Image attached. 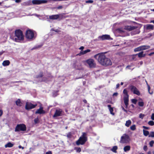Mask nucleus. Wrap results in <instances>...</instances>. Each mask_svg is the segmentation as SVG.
<instances>
[{
	"label": "nucleus",
	"instance_id": "obj_13",
	"mask_svg": "<svg viewBox=\"0 0 154 154\" xmlns=\"http://www.w3.org/2000/svg\"><path fill=\"white\" fill-rule=\"evenodd\" d=\"M63 15L62 14H57L49 16V18L51 20H57L60 17H63Z\"/></svg>",
	"mask_w": 154,
	"mask_h": 154
},
{
	"label": "nucleus",
	"instance_id": "obj_35",
	"mask_svg": "<svg viewBox=\"0 0 154 154\" xmlns=\"http://www.w3.org/2000/svg\"><path fill=\"white\" fill-rule=\"evenodd\" d=\"M23 5L24 6H28L30 5V2H25L23 4Z\"/></svg>",
	"mask_w": 154,
	"mask_h": 154
},
{
	"label": "nucleus",
	"instance_id": "obj_44",
	"mask_svg": "<svg viewBox=\"0 0 154 154\" xmlns=\"http://www.w3.org/2000/svg\"><path fill=\"white\" fill-rule=\"evenodd\" d=\"M43 76V73L42 72H40V74L39 75H38L37 76V78L39 77H42Z\"/></svg>",
	"mask_w": 154,
	"mask_h": 154
},
{
	"label": "nucleus",
	"instance_id": "obj_31",
	"mask_svg": "<svg viewBox=\"0 0 154 154\" xmlns=\"http://www.w3.org/2000/svg\"><path fill=\"white\" fill-rule=\"evenodd\" d=\"M148 89L149 93L151 95L152 94H153V92L152 91H150V87L149 85H148Z\"/></svg>",
	"mask_w": 154,
	"mask_h": 154
},
{
	"label": "nucleus",
	"instance_id": "obj_41",
	"mask_svg": "<svg viewBox=\"0 0 154 154\" xmlns=\"http://www.w3.org/2000/svg\"><path fill=\"white\" fill-rule=\"evenodd\" d=\"M144 116V115L142 113L140 114L139 116V118L141 119H143Z\"/></svg>",
	"mask_w": 154,
	"mask_h": 154
},
{
	"label": "nucleus",
	"instance_id": "obj_7",
	"mask_svg": "<svg viewBox=\"0 0 154 154\" xmlns=\"http://www.w3.org/2000/svg\"><path fill=\"white\" fill-rule=\"evenodd\" d=\"M26 36L27 39L29 40H32L34 38V32L30 30L26 31Z\"/></svg>",
	"mask_w": 154,
	"mask_h": 154
},
{
	"label": "nucleus",
	"instance_id": "obj_46",
	"mask_svg": "<svg viewBox=\"0 0 154 154\" xmlns=\"http://www.w3.org/2000/svg\"><path fill=\"white\" fill-rule=\"evenodd\" d=\"M143 149L145 151H146L147 150V146H144Z\"/></svg>",
	"mask_w": 154,
	"mask_h": 154
},
{
	"label": "nucleus",
	"instance_id": "obj_18",
	"mask_svg": "<svg viewBox=\"0 0 154 154\" xmlns=\"http://www.w3.org/2000/svg\"><path fill=\"white\" fill-rule=\"evenodd\" d=\"M91 51V50L90 49H88L86 50H85L84 51H81L80 53L79 54V55H83L86 53L90 52Z\"/></svg>",
	"mask_w": 154,
	"mask_h": 154
},
{
	"label": "nucleus",
	"instance_id": "obj_53",
	"mask_svg": "<svg viewBox=\"0 0 154 154\" xmlns=\"http://www.w3.org/2000/svg\"><path fill=\"white\" fill-rule=\"evenodd\" d=\"M21 0H15V2L16 3H19L21 2Z\"/></svg>",
	"mask_w": 154,
	"mask_h": 154
},
{
	"label": "nucleus",
	"instance_id": "obj_10",
	"mask_svg": "<svg viewBox=\"0 0 154 154\" xmlns=\"http://www.w3.org/2000/svg\"><path fill=\"white\" fill-rule=\"evenodd\" d=\"M130 88L131 91L133 92L134 94L138 96L140 95V91L135 86L131 85L130 87Z\"/></svg>",
	"mask_w": 154,
	"mask_h": 154
},
{
	"label": "nucleus",
	"instance_id": "obj_37",
	"mask_svg": "<svg viewBox=\"0 0 154 154\" xmlns=\"http://www.w3.org/2000/svg\"><path fill=\"white\" fill-rule=\"evenodd\" d=\"M149 137H154V132H151L149 135Z\"/></svg>",
	"mask_w": 154,
	"mask_h": 154
},
{
	"label": "nucleus",
	"instance_id": "obj_45",
	"mask_svg": "<svg viewBox=\"0 0 154 154\" xmlns=\"http://www.w3.org/2000/svg\"><path fill=\"white\" fill-rule=\"evenodd\" d=\"M151 119L152 120H154V113H153L152 114Z\"/></svg>",
	"mask_w": 154,
	"mask_h": 154
},
{
	"label": "nucleus",
	"instance_id": "obj_56",
	"mask_svg": "<svg viewBox=\"0 0 154 154\" xmlns=\"http://www.w3.org/2000/svg\"><path fill=\"white\" fill-rule=\"evenodd\" d=\"M154 54V52H152L150 54H149L148 55L149 56H151L152 55Z\"/></svg>",
	"mask_w": 154,
	"mask_h": 154
},
{
	"label": "nucleus",
	"instance_id": "obj_58",
	"mask_svg": "<svg viewBox=\"0 0 154 154\" xmlns=\"http://www.w3.org/2000/svg\"><path fill=\"white\" fill-rule=\"evenodd\" d=\"M19 148H22V149H24V147H23L21 146L20 145L18 146Z\"/></svg>",
	"mask_w": 154,
	"mask_h": 154
},
{
	"label": "nucleus",
	"instance_id": "obj_33",
	"mask_svg": "<svg viewBox=\"0 0 154 154\" xmlns=\"http://www.w3.org/2000/svg\"><path fill=\"white\" fill-rule=\"evenodd\" d=\"M138 105L140 106H143L144 105V103L143 101H139L138 103Z\"/></svg>",
	"mask_w": 154,
	"mask_h": 154
},
{
	"label": "nucleus",
	"instance_id": "obj_19",
	"mask_svg": "<svg viewBox=\"0 0 154 154\" xmlns=\"http://www.w3.org/2000/svg\"><path fill=\"white\" fill-rule=\"evenodd\" d=\"M10 64V62L8 60H6L4 61L2 64L4 66H8Z\"/></svg>",
	"mask_w": 154,
	"mask_h": 154
},
{
	"label": "nucleus",
	"instance_id": "obj_24",
	"mask_svg": "<svg viewBox=\"0 0 154 154\" xmlns=\"http://www.w3.org/2000/svg\"><path fill=\"white\" fill-rule=\"evenodd\" d=\"M14 146V144L11 142H9L5 145V148L11 147Z\"/></svg>",
	"mask_w": 154,
	"mask_h": 154
},
{
	"label": "nucleus",
	"instance_id": "obj_43",
	"mask_svg": "<svg viewBox=\"0 0 154 154\" xmlns=\"http://www.w3.org/2000/svg\"><path fill=\"white\" fill-rule=\"evenodd\" d=\"M94 2V1L92 0H89L86 1V3H92Z\"/></svg>",
	"mask_w": 154,
	"mask_h": 154
},
{
	"label": "nucleus",
	"instance_id": "obj_55",
	"mask_svg": "<svg viewBox=\"0 0 154 154\" xmlns=\"http://www.w3.org/2000/svg\"><path fill=\"white\" fill-rule=\"evenodd\" d=\"M122 109L124 111V112H127V111L125 109V108L123 107H122Z\"/></svg>",
	"mask_w": 154,
	"mask_h": 154
},
{
	"label": "nucleus",
	"instance_id": "obj_39",
	"mask_svg": "<svg viewBox=\"0 0 154 154\" xmlns=\"http://www.w3.org/2000/svg\"><path fill=\"white\" fill-rule=\"evenodd\" d=\"M34 122L35 124H37L39 122V119L38 118H36L34 120Z\"/></svg>",
	"mask_w": 154,
	"mask_h": 154
},
{
	"label": "nucleus",
	"instance_id": "obj_64",
	"mask_svg": "<svg viewBox=\"0 0 154 154\" xmlns=\"http://www.w3.org/2000/svg\"><path fill=\"white\" fill-rule=\"evenodd\" d=\"M148 154H151V152H148Z\"/></svg>",
	"mask_w": 154,
	"mask_h": 154
},
{
	"label": "nucleus",
	"instance_id": "obj_30",
	"mask_svg": "<svg viewBox=\"0 0 154 154\" xmlns=\"http://www.w3.org/2000/svg\"><path fill=\"white\" fill-rule=\"evenodd\" d=\"M143 134L145 136H147L149 134V132L145 130H143Z\"/></svg>",
	"mask_w": 154,
	"mask_h": 154
},
{
	"label": "nucleus",
	"instance_id": "obj_34",
	"mask_svg": "<svg viewBox=\"0 0 154 154\" xmlns=\"http://www.w3.org/2000/svg\"><path fill=\"white\" fill-rule=\"evenodd\" d=\"M148 124L151 126L154 125V122L152 121H150L148 122Z\"/></svg>",
	"mask_w": 154,
	"mask_h": 154
},
{
	"label": "nucleus",
	"instance_id": "obj_20",
	"mask_svg": "<svg viewBox=\"0 0 154 154\" xmlns=\"http://www.w3.org/2000/svg\"><path fill=\"white\" fill-rule=\"evenodd\" d=\"M143 52H144L142 51L139 53L137 54H137V55L138 56V57H144L146 55V54H144Z\"/></svg>",
	"mask_w": 154,
	"mask_h": 154
},
{
	"label": "nucleus",
	"instance_id": "obj_51",
	"mask_svg": "<svg viewBox=\"0 0 154 154\" xmlns=\"http://www.w3.org/2000/svg\"><path fill=\"white\" fill-rule=\"evenodd\" d=\"M41 47V46H40V45L38 46L37 47H36L35 48H32V50L35 49L36 48H39Z\"/></svg>",
	"mask_w": 154,
	"mask_h": 154
},
{
	"label": "nucleus",
	"instance_id": "obj_48",
	"mask_svg": "<svg viewBox=\"0 0 154 154\" xmlns=\"http://www.w3.org/2000/svg\"><path fill=\"white\" fill-rule=\"evenodd\" d=\"M63 8V6H60L57 7L58 9H61Z\"/></svg>",
	"mask_w": 154,
	"mask_h": 154
},
{
	"label": "nucleus",
	"instance_id": "obj_57",
	"mask_svg": "<svg viewBox=\"0 0 154 154\" xmlns=\"http://www.w3.org/2000/svg\"><path fill=\"white\" fill-rule=\"evenodd\" d=\"M84 47H83V46H81V47L79 48V49H80V50H83V49H84Z\"/></svg>",
	"mask_w": 154,
	"mask_h": 154
},
{
	"label": "nucleus",
	"instance_id": "obj_47",
	"mask_svg": "<svg viewBox=\"0 0 154 154\" xmlns=\"http://www.w3.org/2000/svg\"><path fill=\"white\" fill-rule=\"evenodd\" d=\"M71 136V134L70 133H69L67 134V137H68L70 138Z\"/></svg>",
	"mask_w": 154,
	"mask_h": 154
},
{
	"label": "nucleus",
	"instance_id": "obj_22",
	"mask_svg": "<svg viewBox=\"0 0 154 154\" xmlns=\"http://www.w3.org/2000/svg\"><path fill=\"white\" fill-rule=\"evenodd\" d=\"M141 47L142 51L149 49L150 48L149 45H142Z\"/></svg>",
	"mask_w": 154,
	"mask_h": 154
},
{
	"label": "nucleus",
	"instance_id": "obj_62",
	"mask_svg": "<svg viewBox=\"0 0 154 154\" xmlns=\"http://www.w3.org/2000/svg\"><path fill=\"white\" fill-rule=\"evenodd\" d=\"M83 102H84L85 103H87V101L86 100H83Z\"/></svg>",
	"mask_w": 154,
	"mask_h": 154
},
{
	"label": "nucleus",
	"instance_id": "obj_59",
	"mask_svg": "<svg viewBox=\"0 0 154 154\" xmlns=\"http://www.w3.org/2000/svg\"><path fill=\"white\" fill-rule=\"evenodd\" d=\"M119 84H118L117 85H116V88H119Z\"/></svg>",
	"mask_w": 154,
	"mask_h": 154
},
{
	"label": "nucleus",
	"instance_id": "obj_29",
	"mask_svg": "<svg viewBox=\"0 0 154 154\" xmlns=\"http://www.w3.org/2000/svg\"><path fill=\"white\" fill-rule=\"evenodd\" d=\"M134 51L135 52L139 51H142L141 46H139L134 49Z\"/></svg>",
	"mask_w": 154,
	"mask_h": 154
},
{
	"label": "nucleus",
	"instance_id": "obj_21",
	"mask_svg": "<svg viewBox=\"0 0 154 154\" xmlns=\"http://www.w3.org/2000/svg\"><path fill=\"white\" fill-rule=\"evenodd\" d=\"M146 28L147 29H153L154 26L151 24H147L146 25Z\"/></svg>",
	"mask_w": 154,
	"mask_h": 154
},
{
	"label": "nucleus",
	"instance_id": "obj_27",
	"mask_svg": "<svg viewBox=\"0 0 154 154\" xmlns=\"http://www.w3.org/2000/svg\"><path fill=\"white\" fill-rule=\"evenodd\" d=\"M118 149V147L117 146H114L111 149V150L113 152L116 153V150Z\"/></svg>",
	"mask_w": 154,
	"mask_h": 154
},
{
	"label": "nucleus",
	"instance_id": "obj_15",
	"mask_svg": "<svg viewBox=\"0 0 154 154\" xmlns=\"http://www.w3.org/2000/svg\"><path fill=\"white\" fill-rule=\"evenodd\" d=\"M43 108L42 107H40V108L37 110L35 112V114H44L45 113V111L43 110Z\"/></svg>",
	"mask_w": 154,
	"mask_h": 154
},
{
	"label": "nucleus",
	"instance_id": "obj_17",
	"mask_svg": "<svg viewBox=\"0 0 154 154\" xmlns=\"http://www.w3.org/2000/svg\"><path fill=\"white\" fill-rule=\"evenodd\" d=\"M124 28H119L116 29L117 32L119 33L122 34L125 32Z\"/></svg>",
	"mask_w": 154,
	"mask_h": 154
},
{
	"label": "nucleus",
	"instance_id": "obj_28",
	"mask_svg": "<svg viewBox=\"0 0 154 154\" xmlns=\"http://www.w3.org/2000/svg\"><path fill=\"white\" fill-rule=\"evenodd\" d=\"M16 104L19 106H21V103L20 99H18L16 102Z\"/></svg>",
	"mask_w": 154,
	"mask_h": 154
},
{
	"label": "nucleus",
	"instance_id": "obj_25",
	"mask_svg": "<svg viewBox=\"0 0 154 154\" xmlns=\"http://www.w3.org/2000/svg\"><path fill=\"white\" fill-rule=\"evenodd\" d=\"M131 147L129 146H127L124 147V150L125 152H126L127 151H129L130 150Z\"/></svg>",
	"mask_w": 154,
	"mask_h": 154
},
{
	"label": "nucleus",
	"instance_id": "obj_60",
	"mask_svg": "<svg viewBox=\"0 0 154 154\" xmlns=\"http://www.w3.org/2000/svg\"><path fill=\"white\" fill-rule=\"evenodd\" d=\"M139 63L140 65H142L143 64V61H140L139 62Z\"/></svg>",
	"mask_w": 154,
	"mask_h": 154
},
{
	"label": "nucleus",
	"instance_id": "obj_12",
	"mask_svg": "<svg viewBox=\"0 0 154 154\" xmlns=\"http://www.w3.org/2000/svg\"><path fill=\"white\" fill-rule=\"evenodd\" d=\"M47 1L46 0H33L32 3L34 5H40L43 3H46Z\"/></svg>",
	"mask_w": 154,
	"mask_h": 154
},
{
	"label": "nucleus",
	"instance_id": "obj_52",
	"mask_svg": "<svg viewBox=\"0 0 154 154\" xmlns=\"http://www.w3.org/2000/svg\"><path fill=\"white\" fill-rule=\"evenodd\" d=\"M3 113V111L2 110H0V117L2 116Z\"/></svg>",
	"mask_w": 154,
	"mask_h": 154
},
{
	"label": "nucleus",
	"instance_id": "obj_40",
	"mask_svg": "<svg viewBox=\"0 0 154 154\" xmlns=\"http://www.w3.org/2000/svg\"><path fill=\"white\" fill-rule=\"evenodd\" d=\"M132 103L134 104H136L137 102V100L136 99H132L131 100Z\"/></svg>",
	"mask_w": 154,
	"mask_h": 154
},
{
	"label": "nucleus",
	"instance_id": "obj_49",
	"mask_svg": "<svg viewBox=\"0 0 154 154\" xmlns=\"http://www.w3.org/2000/svg\"><path fill=\"white\" fill-rule=\"evenodd\" d=\"M45 154H52V153L51 152V151H49L47 152Z\"/></svg>",
	"mask_w": 154,
	"mask_h": 154
},
{
	"label": "nucleus",
	"instance_id": "obj_11",
	"mask_svg": "<svg viewBox=\"0 0 154 154\" xmlns=\"http://www.w3.org/2000/svg\"><path fill=\"white\" fill-rule=\"evenodd\" d=\"M98 39L99 40H112L110 36L108 35H104L98 37Z\"/></svg>",
	"mask_w": 154,
	"mask_h": 154
},
{
	"label": "nucleus",
	"instance_id": "obj_9",
	"mask_svg": "<svg viewBox=\"0 0 154 154\" xmlns=\"http://www.w3.org/2000/svg\"><path fill=\"white\" fill-rule=\"evenodd\" d=\"M37 106V104H33L30 102H27L26 103L25 109L28 110L35 108Z\"/></svg>",
	"mask_w": 154,
	"mask_h": 154
},
{
	"label": "nucleus",
	"instance_id": "obj_50",
	"mask_svg": "<svg viewBox=\"0 0 154 154\" xmlns=\"http://www.w3.org/2000/svg\"><path fill=\"white\" fill-rule=\"evenodd\" d=\"M143 128L145 129H148L149 128L148 127H146L145 126H143Z\"/></svg>",
	"mask_w": 154,
	"mask_h": 154
},
{
	"label": "nucleus",
	"instance_id": "obj_32",
	"mask_svg": "<svg viewBox=\"0 0 154 154\" xmlns=\"http://www.w3.org/2000/svg\"><path fill=\"white\" fill-rule=\"evenodd\" d=\"M130 129L132 131L135 130L136 129V125H134L130 127Z\"/></svg>",
	"mask_w": 154,
	"mask_h": 154
},
{
	"label": "nucleus",
	"instance_id": "obj_1",
	"mask_svg": "<svg viewBox=\"0 0 154 154\" xmlns=\"http://www.w3.org/2000/svg\"><path fill=\"white\" fill-rule=\"evenodd\" d=\"M94 58L100 64L103 66L111 65L112 64L110 60L106 57L103 53H99L95 55Z\"/></svg>",
	"mask_w": 154,
	"mask_h": 154
},
{
	"label": "nucleus",
	"instance_id": "obj_8",
	"mask_svg": "<svg viewBox=\"0 0 154 154\" xmlns=\"http://www.w3.org/2000/svg\"><path fill=\"white\" fill-rule=\"evenodd\" d=\"M26 130L25 125L23 124L17 125L15 128V131H25Z\"/></svg>",
	"mask_w": 154,
	"mask_h": 154
},
{
	"label": "nucleus",
	"instance_id": "obj_38",
	"mask_svg": "<svg viewBox=\"0 0 154 154\" xmlns=\"http://www.w3.org/2000/svg\"><path fill=\"white\" fill-rule=\"evenodd\" d=\"M154 143V141L153 140H152V141H150L149 143L150 146L151 147H152L153 146V144Z\"/></svg>",
	"mask_w": 154,
	"mask_h": 154
},
{
	"label": "nucleus",
	"instance_id": "obj_16",
	"mask_svg": "<svg viewBox=\"0 0 154 154\" xmlns=\"http://www.w3.org/2000/svg\"><path fill=\"white\" fill-rule=\"evenodd\" d=\"M135 29V26H126L124 27L125 30H127L129 31L134 30Z\"/></svg>",
	"mask_w": 154,
	"mask_h": 154
},
{
	"label": "nucleus",
	"instance_id": "obj_63",
	"mask_svg": "<svg viewBox=\"0 0 154 154\" xmlns=\"http://www.w3.org/2000/svg\"><path fill=\"white\" fill-rule=\"evenodd\" d=\"M4 52L2 51L0 52V55H2L3 53Z\"/></svg>",
	"mask_w": 154,
	"mask_h": 154
},
{
	"label": "nucleus",
	"instance_id": "obj_26",
	"mask_svg": "<svg viewBox=\"0 0 154 154\" xmlns=\"http://www.w3.org/2000/svg\"><path fill=\"white\" fill-rule=\"evenodd\" d=\"M131 121L129 120L126 121V123L125 124V125L127 127H128L131 125Z\"/></svg>",
	"mask_w": 154,
	"mask_h": 154
},
{
	"label": "nucleus",
	"instance_id": "obj_42",
	"mask_svg": "<svg viewBox=\"0 0 154 154\" xmlns=\"http://www.w3.org/2000/svg\"><path fill=\"white\" fill-rule=\"evenodd\" d=\"M137 56V54H134V55H133L132 56V59L133 60H136V59H135L136 56Z\"/></svg>",
	"mask_w": 154,
	"mask_h": 154
},
{
	"label": "nucleus",
	"instance_id": "obj_4",
	"mask_svg": "<svg viewBox=\"0 0 154 154\" xmlns=\"http://www.w3.org/2000/svg\"><path fill=\"white\" fill-rule=\"evenodd\" d=\"M123 100L126 107L127 108L128 105L129 95L128 93V91L125 89H124L123 91Z\"/></svg>",
	"mask_w": 154,
	"mask_h": 154
},
{
	"label": "nucleus",
	"instance_id": "obj_2",
	"mask_svg": "<svg viewBox=\"0 0 154 154\" xmlns=\"http://www.w3.org/2000/svg\"><path fill=\"white\" fill-rule=\"evenodd\" d=\"M15 37L14 38L16 42H19L20 41H23L24 39V35L23 32L20 29H17L15 32Z\"/></svg>",
	"mask_w": 154,
	"mask_h": 154
},
{
	"label": "nucleus",
	"instance_id": "obj_14",
	"mask_svg": "<svg viewBox=\"0 0 154 154\" xmlns=\"http://www.w3.org/2000/svg\"><path fill=\"white\" fill-rule=\"evenodd\" d=\"M62 112V110L61 109L56 110L53 116V117H55L61 116V115Z\"/></svg>",
	"mask_w": 154,
	"mask_h": 154
},
{
	"label": "nucleus",
	"instance_id": "obj_54",
	"mask_svg": "<svg viewBox=\"0 0 154 154\" xmlns=\"http://www.w3.org/2000/svg\"><path fill=\"white\" fill-rule=\"evenodd\" d=\"M118 95V93H114L113 94V96H117V95Z\"/></svg>",
	"mask_w": 154,
	"mask_h": 154
},
{
	"label": "nucleus",
	"instance_id": "obj_61",
	"mask_svg": "<svg viewBox=\"0 0 154 154\" xmlns=\"http://www.w3.org/2000/svg\"><path fill=\"white\" fill-rule=\"evenodd\" d=\"M130 66H126V68L130 69Z\"/></svg>",
	"mask_w": 154,
	"mask_h": 154
},
{
	"label": "nucleus",
	"instance_id": "obj_36",
	"mask_svg": "<svg viewBox=\"0 0 154 154\" xmlns=\"http://www.w3.org/2000/svg\"><path fill=\"white\" fill-rule=\"evenodd\" d=\"M76 152H80L81 151V148L80 147H77L75 148Z\"/></svg>",
	"mask_w": 154,
	"mask_h": 154
},
{
	"label": "nucleus",
	"instance_id": "obj_6",
	"mask_svg": "<svg viewBox=\"0 0 154 154\" xmlns=\"http://www.w3.org/2000/svg\"><path fill=\"white\" fill-rule=\"evenodd\" d=\"M85 62L88 65L89 68H93L96 67V64L94 60L92 59H89L86 60Z\"/></svg>",
	"mask_w": 154,
	"mask_h": 154
},
{
	"label": "nucleus",
	"instance_id": "obj_5",
	"mask_svg": "<svg viewBox=\"0 0 154 154\" xmlns=\"http://www.w3.org/2000/svg\"><path fill=\"white\" fill-rule=\"evenodd\" d=\"M130 140V138L129 136L125 134H123L121 137L120 142L121 143H127Z\"/></svg>",
	"mask_w": 154,
	"mask_h": 154
},
{
	"label": "nucleus",
	"instance_id": "obj_23",
	"mask_svg": "<svg viewBox=\"0 0 154 154\" xmlns=\"http://www.w3.org/2000/svg\"><path fill=\"white\" fill-rule=\"evenodd\" d=\"M110 105H108V107L110 113L113 115H114V113L113 112V110L112 108L111 107Z\"/></svg>",
	"mask_w": 154,
	"mask_h": 154
},
{
	"label": "nucleus",
	"instance_id": "obj_3",
	"mask_svg": "<svg viewBox=\"0 0 154 154\" xmlns=\"http://www.w3.org/2000/svg\"><path fill=\"white\" fill-rule=\"evenodd\" d=\"M86 135V133H83L82 136L76 142V143L77 145L80 144L83 145L85 143L87 140Z\"/></svg>",
	"mask_w": 154,
	"mask_h": 154
}]
</instances>
